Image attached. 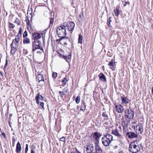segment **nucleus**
<instances>
[{
  "mask_svg": "<svg viewBox=\"0 0 153 153\" xmlns=\"http://www.w3.org/2000/svg\"><path fill=\"white\" fill-rule=\"evenodd\" d=\"M7 66H6V65H4V68H6V67H7Z\"/></svg>",
  "mask_w": 153,
  "mask_h": 153,
  "instance_id": "bf43d9fd",
  "label": "nucleus"
},
{
  "mask_svg": "<svg viewBox=\"0 0 153 153\" xmlns=\"http://www.w3.org/2000/svg\"><path fill=\"white\" fill-rule=\"evenodd\" d=\"M7 65H8L7 60V59H6V62H5V65L7 66Z\"/></svg>",
  "mask_w": 153,
  "mask_h": 153,
  "instance_id": "3c124183",
  "label": "nucleus"
},
{
  "mask_svg": "<svg viewBox=\"0 0 153 153\" xmlns=\"http://www.w3.org/2000/svg\"><path fill=\"white\" fill-rule=\"evenodd\" d=\"M126 135L129 138H132L134 137H137V135L133 132H128L126 133Z\"/></svg>",
  "mask_w": 153,
  "mask_h": 153,
  "instance_id": "9d476101",
  "label": "nucleus"
},
{
  "mask_svg": "<svg viewBox=\"0 0 153 153\" xmlns=\"http://www.w3.org/2000/svg\"><path fill=\"white\" fill-rule=\"evenodd\" d=\"M75 26V24L73 22H70L68 23L67 27L69 31H71L74 29Z\"/></svg>",
  "mask_w": 153,
  "mask_h": 153,
  "instance_id": "ddd939ff",
  "label": "nucleus"
},
{
  "mask_svg": "<svg viewBox=\"0 0 153 153\" xmlns=\"http://www.w3.org/2000/svg\"><path fill=\"white\" fill-rule=\"evenodd\" d=\"M64 92L65 93V94H67L68 92V91L67 88H65L64 89Z\"/></svg>",
  "mask_w": 153,
  "mask_h": 153,
  "instance_id": "79ce46f5",
  "label": "nucleus"
},
{
  "mask_svg": "<svg viewBox=\"0 0 153 153\" xmlns=\"http://www.w3.org/2000/svg\"><path fill=\"white\" fill-rule=\"evenodd\" d=\"M50 24L49 26V28L50 27H52L53 26V23L54 22V19L53 18H50Z\"/></svg>",
  "mask_w": 153,
  "mask_h": 153,
  "instance_id": "bb28decb",
  "label": "nucleus"
},
{
  "mask_svg": "<svg viewBox=\"0 0 153 153\" xmlns=\"http://www.w3.org/2000/svg\"><path fill=\"white\" fill-rule=\"evenodd\" d=\"M35 100L36 103L37 104H39V100H44V98L39 93H38L35 97Z\"/></svg>",
  "mask_w": 153,
  "mask_h": 153,
  "instance_id": "f8f14e48",
  "label": "nucleus"
},
{
  "mask_svg": "<svg viewBox=\"0 0 153 153\" xmlns=\"http://www.w3.org/2000/svg\"><path fill=\"white\" fill-rule=\"evenodd\" d=\"M37 79L38 80L39 82L41 81H44L43 76L41 74H39L37 76Z\"/></svg>",
  "mask_w": 153,
  "mask_h": 153,
  "instance_id": "6ab92c4d",
  "label": "nucleus"
},
{
  "mask_svg": "<svg viewBox=\"0 0 153 153\" xmlns=\"http://www.w3.org/2000/svg\"><path fill=\"white\" fill-rule=\"evenodd\" d=\"M0 132H1H1H2V131H1V129L0 128Z\"/></svg>",
  "mask_w": 153,
  "mask_h": 153,
  "instance_id": "052dcab7",
  "label": "nucleus"
},
{
  "mask_svg": "<svg viewBox=\"0 0 153 153\" xmlns=\"http://www.w3.org/2000/svg\"><path fill=\"white\" fill-rule=\"evenodd\" d=\"M111 133L118 137H121V135L120 134L117 129H115V130L112 131Z\"/></svg>",
  "mask_w": 153,
  "mask_h": 153,
  "instance_id": "a211bd4d",
  "label": "nucleus"
},
{
  "mask_svg": "<svg viewBox=\"0 0 153 153\" xmlns=\"http://www.w3.org/2000/svg\"><path fill=\"white\" fill-rule=\"evenodd\" d=\"M43 36V34L42 33L34 32L32 34L33 39L34 41L38 40V39H40Z\"/></svg>",
  "mask_w": 153,
  "mask_h": 153,
  "instance_id": "6e6552de",
  "label": "nucleus"
},
{
  "mask_svg": "<svg viewBox=\"0 0 153 153\" xmlns=\"http://www.w3.org/2000/svg\"><path fill=\"white\" fill-rule=\"evenodd\" d=\"M62 57L64 59H65L66 61H67V59H70L71 58V53H70V54H69L68 56H64L63 55Z\"/></svg>",
  "mask_w": 153,
  "mask_h": 153,
  "instance_id": "4be33fe9",
  "label": "nucleus"
},
{
  "mask_svg": "<svg viewBox=\"0 0 153 153\" xmlns=\"http://www.w3.org/2000/svg\"><path fill=\"white\" fill-rule=\"evenodd\" d=\"M140 150V148L136 141L131 142L128 147V151L132 153H136Z\"/></svg>",
  "mask_w": 153,
  "mask_h": 153,
  "instance_id": "20e7f679",
  "label": "nucleus"
},
{
  "mask_svg": "<svg viewBox=\"0 0 153 153\" xmlns=\"http://www.w3.org/2000/svg\"><path fill=\"white\" fill-rule=\"evenodd\" d=\"M7 66H6V65H4V68H6V67H7Z\"/></svg>",
  "mask_w": 153,
  "mask_h": 153,
  "instance_id": "13d9d810",
  "label": "nucleus"
},
{
  "mask_svg": "<svg viewBox=\"0 0 153 153\" xmlns=\"http://www.w3.org/2000/svg\"><path fill=\"white\" fill-rule=\"evenodd\" d=\"M74 150H75V153H80L76 148Z\"/></svg>",
  "mask_w": 153,
  "mask_h": 153,
  "instance_id": "de8ad7c7",
  "label": "nucleus"
},
{
  "mask_svg": "<svg viewBox=\"0 0 153 153\" xmlns=\"http://www.w3.org/2000/svg\"><path fill=\"white\" fill-rule=\"evenodd\" d=\"M1 133L4 137L5 138H6V136L5 133L3 132H2Z\"/></svg>",
  "mask_w": 153,
  "mask_h": 153,
  "instance_id": "a18cd8bd",
  "label": "nucleus"
},
{
  "mask_svg": "<svg viewBox=\"0 0 153 153\" xmlns=\"http://www.w3.org/2000/svg\"><path fill=\"white\" fill-rule=\"evenodd\" d=\"M6 68H4V71H5V69Z\"/></svg>",
  "mask_w": 153,
  "mask_h": 153,
  "instance_id": "680f3d73",
  "label": "nucleus"
},
{
  "mask_svg": "<svg viewBox=\"0 0 153 153\" xmlns=\"http://www.w3.org/2000/svg\"><path fill=\"white\" fill-rule=\"evenodd\" d=\"M115 109L117 111L118 113H122L124 110V108L123 106L121 105H117L115 106Z\"/></svg>",
  "mask_w": 153,
  "mask_h": 153,
  "instance_id": "1a4fd4ad",
  "label": "nucleus"
},
{
  "mask_svg": "<svg viewBox=\"0 0 153 153\" xmlns=\"http://www.w3.org/2000/svg\"><path fill=\"white\" fill-rule=\"evenodd\" d=\"M60 37V39H58L57 40V41H60L62 39H64L66 41H67V40L66 39H65V38H62L63 37Z\"/></svg>",
  "mask_w": 153,
  "mask_h": 153,
  "instance_id": "37998d69",
  "label": "nucleus"
},
{
  "mask_svg": "<svg viewBox=\"0 0 153 153\" xmlns=\"http://www.w3.org/2000/svg\"><path fill=\"white\" fill-rule=\"evenodd\" d=\"M59 93L60 94V96L62 97H63V96L66 94L63 91H59Z\"/></svg>",
  "mask_w": 153,
  "mask_h": 153,
  "instance_id": "e433bc0d",
  "label": "nucleus"
},
{
  "mask_svg": "<svg viewBox=\"0 0 153 153\" xmlns=\"http://www.w3.org/2000/svg\"><path fill=\"white\" fill-rule=\"evenodd\" d=\"M123 4L125 6L126 5L127 2L125 1H123Z\"/></svg>",
  "mask_w": 153,
  "mask_h": 153,
  "instance_id": "8fccbe9b",
  "label": "nucleus"
},
{
  "mask_svg": "<svg viewBox=\"0 0 153 153\" xmlns=\"http://www.w3.org/2000/svg\"><path fill=\"white\" fill-rule=\"evenodd\" d=\"M66 27L64 25H62L57 28L56 33L59 37H62V38H65V39L68 40V41L70 42V39L68 37L65 36L66 35Z\"/></svg>",
  "mask_w": 153,
  "mask_h": 153,
  "instance_id": "f03ea898",
  "label": "nucleus"
},
{
  "mask_svg": "<svg viewBox=\"0 0 153 153\" xmlns=\"http://www.w3.org/2000/svg\"><path fill=\"white\" fill-rule=\"evenodd\" d=\"M114 12L115 16H118L120 13V11L118 9L116 8L114 10Z\"/></svg>",
  "mask_w": 153,
  "mask_h": 153,
  "instance_id": "b1692460",
  "label": "nucleus"
},
{
  "mask_svg": "<svg viewBox=\"0 0 153 153\" xmlns=\"http://www.w3.org/2000/svg\"><path fill=\"white\" fill-rule=\"evenodd\" d=\"M31 153H35V152L34 151L33 148H32L31 149Z\"/></svg>",
  "mask_w": 153,
  "mask_h": 153,
  "instance_id": "09e8293b",
  "label": "nucleus"
},
{
  "mask_svg": "<svg viewBox=\"0 0 153 153\" xmlns=\"http://www.w3.org/2000/svg\"><path fill=\"white\" fill-rule=\"evenodd\" d=\"M28 144H26V146L25 149V152H27L28 151Z\"/></svg>",
  "mask_w": 153,
  "mask_h": 153,
  "instance_id": "ea45409f",
  "label": "nucleus"
},
{
  "mask_svg": "<svg viewBox=\"0 0 153 153\" xmlns=\"http://www.w3.org/2000/svg\"><path fill=\"white\" fill-rule=\"evenodd\" d=\"M139 127L138 130L141 133H142L143 131V126L142 123H140L138 125Z\"/></svg>",
  "mask_w": 153,
  "mask_h": 153,
  "instance_id": "412c9836",
  "label": "nucleus"
},
{
  "mask_svg": "<svg viewBox=\"0 0 153 153\" xmlns=\"http://www.w3.org/2000/svg\"><path fill=\"white\" fill-rule=\"evenodd\" d=\"M25 153H27V152H25Z\"/></svg>",
  "mask_w": 153,
  "mask_h": 153,
  "instance_id": "69168bd1",
  "label": "nucleus"
},
{
  "mask_svg": "<svg viewBox=\"0 0 153 153\" xmlns=\"http://www.w3.org/2000/svg\"><path fill=\"white\" fill-rule=\"evenodd\" d=\"M9 27L10 28L13 29L15 27L14 25L11 23H9Z\"/></svg>",
  "mask_w": 153,
  "mask_h": 153,
  "instance_id": "72a5a7b5",
  "label": "nucleus"
},
{
  "mask_svg": "<svg viewBox=\"0 0 153 153\" xmlns=\"http://www.w3.org/2000/svg\"><path fill=\"white\" fill-rule=\"evenodd\" d=\"M102 116L104 117H105V118L104 120H108V115L105 112H103L102 114Z\"/></svg>",
  "mask_w": 153,
  "mask_h": 153,
  "instance_id": "c756f323",
  "label": "nucleus"
},
{
  "mask_svg": "<svg viewBox=\"0 0 153 153\" xmlns=\"http://www.w3.org/2000/svg\"><path fill=\"white\" fill-rule=\"evenodd\" d=\"M122 125L126 127L128 126V121H127V120L126 119H124L123 117L122 118Z\"/></svg>",
  "mask_w": 153,
  "mask_h": 153,
  "instance_id": "aec40b11",
  "label": "nucleus"
},
{
  "mask_svg": "<svg viewBox=\"0 0 153 153\" xmlns=\"http://www.w3.org/2000/svg\"><path fill=\"white\" fill-rule=\"evenodd\" d=\"M19 36H18L17 35V36H16V38H15V39H13L12 41V43H13V44L14 42V41L16 42H19V39H20L19 38Z\"/></svg>",
  "mask_w": 153,
  "mask_h": 153,
  "instance_id": "cd10ccee",
  "label": "nucleus"
},
{
  "mask_svg": "<svg viewBox=\"0 0 153 153\" xmlns=\"http://www.w3.org/2000/svg\"><path fill=\"white\" fill-rule=\"evenodd\" d=\"M64 44L65 45H67V43L66 42H64Z\"/></svg>",
  "mask_w": 153,
  "mask_h": 153,
  "instance_id": "6e6d98bb",
  "label": "nucleus"
},
{
  "mask_svg": "<svg viewBox=\"0 0 153 153\" xmlns=\"http://www.w3.org/2000/svg\"><path fill=\"white\" fill-rule=\"evenodd\" d=\"M27 36V32L26 31H25L24 32L23 34V37L24 38H25Z\"/></svg>",
  "mask_w": 153,
  "mask_h": 153,
  "instance_id": "58836bf2",
  "label": "nucleus"
},
{
  "mask_svg": "<svg viewBox=\"0 0 153 153\" xmlns=\"http://www.w3.org/2000/svg\"><path fill=\"white\" fill-rule=\"evenodd\" d=\"M15 142H12V145H13V147H14L15 146Z\"/></svg>",
  "mask_w": 153,
  "mask_h": 153,
  "instance_id": "5fc2aeb1",
  "label": "nucleus"
},
{
  "mask_svg": "<svg viewBox=\"0 0 153 153\" xmlns=\"http://www.w3.org/2000/svg\"><path fill=\"white\" fill-rule=\"evenodd\" d=\"M12 142H15V141H16V139L14 137H12Z\"/></svg>",
  "mask_w": 153,
  "mask_h": 153,
  "instance_id": "49530a36",
  "label": "nucleus"
},
{
  "mask_svg": "<svg viewBox=\"0 0 153 153\" xmlns=\"http://www.w3.org/2000/svg\"><path fill=\"white\" fill-rule=\"evenodd\" d=\"M113 139L112 136L110 134L104 135L102 138V143L105 146H108L113 140Z\"/></svg>",
  "mask_w": 153,
  "mask_h": 153,
  "instance_id": "7ed1b4c3",
  "label": "nucleus"
},
{
  "mask_svg": "<svg viewBox=\"0 0 153 153\" xmlns=\"http://www.w3.org/2000/svg\"><path fill=\"white\" fill-rule=\"evenodd\" d=\"M26 22H27V25H29V20L28 19V20L27 21H26Z\"/></svg>",
  "mask_w": 153,
  "mask_h": 153,
  "instance_id": "603ef678",
  "label": "nucleus"
},
{
  "mask_svg": "<svg viewBox=\"0 0 153 153\" xmlns=\"http://www.w3.org/2000/svg\"><path fill=\"white\" fill-rule=\"evenodd\" d=\"M11 49V53L13 55H14L16 51H17V47H15L13 46V43H11L10 45Z\"/></svg>",
  "mask_w": 153,
  "mask_h": 153,
  "instance_id": "2eb2a0df",
  "label": "nucleus"
},
{
  "mask_svg": "<svg viewBox=\"0 0 153 153\" xmlns=\"http://www.w3.org/2000/svg\"><path fill=\"white\" fill-rule=\"evenodd\" d=\"M57 74L56 73L53 72L52 74V77L53 79H55L57 76Z\"/></svg>",
  "mask_w": 153,
  "mask_h": 153,
  "instance_id": "473e14b6",
  "label": "nucleus"
},
{
  "mask_svg": "<svg viewBox=\"0 0 153 153\" xmlns=\"http://www.w3.org/2000/svg\"><path fill=\"white\" fill-rule=\"evenodd\" d=\"M111 17H110L107 20V24L109 26H110V22L111 21Z\"/></svg>",
  "mask_w": 153,
  "mask_h": 153,
  "instance_id": "c9c22d12",
  "label": "nucleus"
},
{
  "mask_svg": "<svg viewBox=\"0 0 153 153\" xmlns=\"http://www.w3.org/2000/svg\"><path fill=\"white\" fill-rule=\"evenodd\" d=\"M152 26H153V25H152Z\"/></svg>",
  "mask_w": 153,
  "mask_h": 153,
  "instance_id": "0e129e2a",
  "label": "nucleus"
},
{
  "mask_svg": "<svg viewBox=\"0 0 153 153\" xmlns=\"http://www.w3.org/2000/svg\"><path fill=\"white\" fill-rule=\"evenodd\" d=\"M22 28L21 27H20L19 30V33L17 35V36H21L22 34Z\"/></svg>",
  "mask_w": 153,
  "mask_h": 153,
  "instance_id": "2f4dec72",
  "label": "nucleus"
},
{
  "mask_svg": "<svg viewBox=\"0 0 153 153\" xmlns=\"http://www.w3.org/2000/svg\"><path fill=\"white\" fill-rule=\"evenodd\" d=\"M23 43L24 44H27L30 43V39L27 38H25L23 40Z\"/></svg>",
  "mask_w": 153,
  "mask_h": 153,
  "instance_id": "393cba45",
  "label": "nucleus"
},
{
  "mask_svg": "<svg viewBox=\"0 0 153 153\" xmlns=\"http://www.w3.org/2000/svg\"><path fill=\"white\" fill-rule=\"evenodd\" d=\"M0 74L1 76H3V74H2V73H1V71H0Z\"/></svg>",
  "mask_w": 153,
  "mask_h": 153,
  "instance_id": "864d4df0",
  "label": "nucleus"
},
{
  "mask_svg": "<svg viewBox=\"0 0 153 153\" xmlns=\"http://www.w3.org/2000/svg\"><path fill=\"white\" fill-rule=\"evenodd\" d=\"M68 81V80L66 78H64L62 80V82L63 83V84H64V85H65L66 83V82Z\"/></svg>",
  "mask_w": 153,
  "mask_h": 153,
  "instance_id": "7c9ffc66",
  "label": "nucleus"
},
{
  "mask_svg": "<svg viewBox=\"0 0 153 153\" xmlns=\"http://www.w3.org/2000/svg\"><path fill=\"white\" fill-rule=\"evenodd\" d=\"M18 42H16L14 41V42L13 43H14V45H15L14 46L15 47H18Z\"/></svg>",
  "mask_w": 153,
  "mask_h": 153,
  "instance_id": "c03bdc74",
  "label": "nucleus"
},
{
  "mask_svg": "<svg viewBox=\"0 0 153 153\" xmlns=\"http://www.w3.org/2000/svg\"><path fill=\"white\" fill-rule=\"evenodd\" d=\"M60 139V141L64 142V143H65V141H66V137H62V138H61Z\"/></svg>",
  "mask_w": 153,
  "mask_h": 153,
  "instance_id": "4c0bfd02",
  "label": "nucleus"
},
{
  "mask_svg": "<svg viewBox=\"0 0 153 153\" xmlns=\"http://www.w3.org/2000/svg\"><path fill=\"white\" fill-rule=\"evenodd\" d=\"M41 42L39 40L34 41L32 42V51H35L36 50L40 49L43 51L42 47L41 46Z\"/></svg>",
  "mask_w": 153,
  "mask_h": 153,
  "instance_id": "39448f33",
  "label": "nucleus"
},
{
  "mask_svg": "<svg viewBox=\"0 0 153 153\" xmlns=\"http://www.w3.org/2000/svg\"><path fill=\"white\" fill-rule=\"evenodd\" d=\"M80 96H78L76 99V102L77 104H78L80 101Z\"/></svg>",
  "mask_w": 153,
  "mask_h": 153,
  "instance_id": "c85d7f7f",
  "label": "nucleus"
},
{
  "mask_svg": "<svg viewBox=\"0 0 153 153\" xmlns=\"http://www.w3.org/2000/svg\"><path fill=\"white\" fill-rule=\"evenodd\" d=\"M79 17L80 19L82 18V16L80 14V15H79Z\"/></svg>",
  "mask_w": 153,
  "mask_h": 153,
  "instance_id": "4d7b16f0",
  "label": "nucleus"
},
{
  "mask_svg": "<svg viewBox=\"0 0 153 153\" xmlns=\"http://www.w3.org/2000/svg\"><path fill=\"white\" fill-rule=\"evenodd\" d=\"M114 60L113 59H111L110 62L108 64V65L111 67V68L113 70H114L115 69V68L114 66Z\"/></svg>",
  "mask_w": 153,
  "mask_h": 153,
  "instance_id": "f3484780",
  "label": "nucleus"
},
{
  "mask_svg": "<svg viewBox=\"0 0 153 153\" xmlns=\"http://www.w3.org/2000/svg\"><path fill=\"white\" fill-rule=\"evenodd\" d=\"M17 153H20V152H16Z\"/></svg>",
  "mask_w": 153,
  "mask_h": 153,
  "instance_id": "e2e57ef3",
  "label": "nucleus"
},
{
  "mask_svg": "<svg viewBox=\"0 0 153 153\" xmlns=\"http://www.w3.org/2000/svg\"><path fill=\"white\" fill-rule=\"evenodd\" d=\"M122 100V104H127L130 102V100L127 97L124 96H121Z\"/></svg>",
  "mask_w": 153,
  "mask_h": 153,
  "instance_id": "9b49d317",
  "label": "nucleus"
},
{
  "mask_svg": "<svg viewBox=\"0 0 153 153\" xmlns=\"http://www.w3.org/2000/svg\"><path fill=\"white\" fill-rule=\"evenodd\" d=\"M125 116L127 118L131 119L134 117V112L131 109H127L125 110Z\"/></svg>",
  "mask_w": 153,
  "mask_h": 153,
  "instance_id": "423d86ee",
  "label": "nucleus"
},
{
  "mask_svg": "<svg viewBox=\"0 0 153 153\" xmlns=\"http://www.w3.org/2000/svg\"><path fill=\"white\" fill-rule=\"evenodd\" d=\"M85 149H86L87 153H93L94 147L92 144H89L85 146ZM95 152L94 153H102V150L99 145L97 144L95 146Z\"/></svg>",
  "mask_w": 153,
  "mask_h": 153,
  "instance_id": "f257e3e1",
  "label": "nucleus"
},
{
  "mask_svg": "<svg viewBox=\"0 0 153 153\" xmlns=\"http://www.w3.org/2000/svg\"><path fill=\"white\" fill-rule=\"evenodd\" d=\"M82 35L79 34V38L78 39V43H82Z\"/></svg>",
  "mask_w": 153,
  "mask_h": 153,
  "instance_id": "a878e982",
  "label": "nucleus"
},
{
  "mask_svg": "<svg viewBox=\"0 0 153 153\" xmlns=\"http://www.w3.org/2000/svg\"><path fill=\"white\" fill-rule=\"evenodd\" d=\"M86 108V105L85 104V102L84 101H82V102L81 110L82 111H84L85 110Z\"/></svg>",
  "mask_w": 153,
  "mask_h": 153,
  "instance_id": "5701e85b",
  "label": "nucleus"
},
{
  "mask_svg": "<svg viewBox=\"0 0 153 153\" xmlns=\"http://www.w3.org/2000/svg\"><path fill=\"white\" fill-rule=\"evenodd\" d=\"M22 149V147L20 143L18 142L16 145V152H20Z\"/></svg>",
  "mask_w": 153,
  "mask_h": 153,
  "instance_id": "dca6fc26",
  "label": "nucleus"
},
{
  "mask_svg": "<svg viewBox=\"0 0 153 153\" xmlns=\"http://www.w3.org/2000/svg\"><path fill=\"white\" fill-rule=\"evenodd\" d=\"M99 79L102 82H106V79L105 76L103 73H101L98 76Z\"/></svg>",
  "mask_w": 153,
  "mask_h": 153,
  "instance_id": "4468645a",
  "label": "nucleus"
},
{
  "mask_svg": "<svg viewBox=\"0 0 153 153\" xmlns=\"http://www.w3.org/2000/svg\"><path fill=\"white\" fill-rule=\"evenodd\" d=\"M40 105L42 107V108L44 109V103L43 102H41Z\"/></svg>",
  "mask_w": 153,
  "mask_h": 153,
  "instance_id": "a19ab883",
  "label": "nucleus"
},
{
  "mask_svg": "<svg viewBox=\"0 0 153 153\" xmlns=\"http://www.w3.org/2000/svg\"><path fill=\"white\" fill-rule=\"evenodd\" d=\"M15 22L18 25H19L20 24L21 21L19 20V19L16 18L15 21Z\"/></svg>",
  "mask_w": 153,
  "mask_h": 153,
  "instance_id": "f704fd0d",
  "label": "nucleus"
},
{
  "mask_svg": "<svg viewBox=\"0 0 153 153\" xmlns=\"http://www.w3.org/2000/svg\"><path fill=\"white\" fill-rule=\"evenodd\" d=\"M102 135L100 133L96 132L93 133L91 135L92 139L96 141L98 143L99 139H100Z\"/></svg>",
  "mask_w": 153,
  "mask_h": 153,
  "instance_id": "0eeeda50",
  "label": "nucleus"
}]
</instances>
